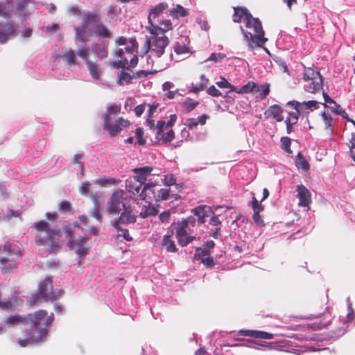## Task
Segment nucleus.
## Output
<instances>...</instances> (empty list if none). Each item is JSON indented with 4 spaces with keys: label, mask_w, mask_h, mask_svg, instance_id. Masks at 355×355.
I'll use <instances>...</instances> for the list:
<instances>
[{
    "label": "nucleus",
    "mask_w": 355,
    "mask_h": 355,
    "mask_svg": "<svg viewBox=\"0 0 355 355\" xmlns=\"http://www.w3.org/2000/svg\"><path fill=\"white\" fill-rule=\"evenodd\" d=\"M53 320V313L48 315L46 311L38 310L26 315H10L6 319L5 323L11 326L31 324L30 329L26 331V338L17 341L21 347H26L29 345L44 342L49 334L48 328L51 326Z\"/></svg>",
    "instance_id": "nucleus-1"
},
{
    "label": "nucleus",
    "mask_w": 355,
    "mask_h": 355,
    "mask_svg": "<svg viewBox=\"0 0 355 355\" xmlns=\"http://www.w3.org/2000/svg\"><path fill=\"white\" fill-rule=\"evenodd\" d=\"M73 15L83 17V23L74 28L75 37L82 43H86L91 37L110 38L112 35L107 27L101 22V15L96 10L81 11L78 6H73L68 10Z\"/></svg>",
    "instance_id": "nucleus-2"
},
{
    "label": "nucleus",
    "mask_w": 355,
    "mask_h": 355,
    "mask_svg": "<svg viewBox=\"0 0 355 355\" xmlns=\"http://www.w3.org/2000/svg\"><path fill=\"white\" fill-rule=\"evenodd\" d=\"M31 228L37 245L46 248L50 253H56L61 250L64 233L58 226L41 220L35 222Z\"/></svg>",
    "instance_id": "nucleus-3"
},
{
    "label": "nucleus",
    "mask_w": 355,
    "mask_h": 355,
    "mask_svg": "<svg viewBox=\"0 0 355 355\" xmlns=\"http://www.w3.org/2000/svg\"><path fill=\"white\" fill-rule=\"evenodd\" d=\"M150 35L146 38L147 51L149 53L148 62L153 66L157 65L159 70L165 69L168 66V60L164 56L166 47L170 40L165 35H161L156 32L159 29L148 28L147 30Z\"/></svg>",
    "instance_id": "nucleus-4"
},
{
    "label": "nucleus",
    "mask_w": 355,
    "mask_h": 355,
    "mask_svg": "<svg viewBox=\"0 0 355 355\" xmlns=\"http://www.w3.org/2000/svg\"><path fill=\"white\" fill-rule=\"evenodd\" d=\"M245 28L241 26V31L244 36L248 47L253 50L261 47L268 41L265 37V32L259 18L252 16L244 22Z\"/></svg>",
    "instance_id": "nucleus-5"
},
{
    "label": "nucleus",
    "mask_w": 355,
    "mask_h": 355,
    "mask_svg": "<svg viewBox=\"0 0 355 355\" xmlns=\"http://www.w3.org/2000/svg\"><path fill=\"white\" fill-rule=\"evenodd\" d=\"M80 227L77 222L68 224L63 227V233L66 239H69L67 246L71 249L76 248V254L79 258H84L90 251L91 246L89 244V238L86 236H79L75 239V232L80 230Z\"/></svg>",
    "instance_id": "nucleus-6"
},
{
    "label": "nucleus",
    "mask_w": 355,
    "mask_h": 355,
    "mask_svg": "<svg viewBox=\"0 0 355 355\" xmlns=\"http://www.w3.org/2000/svg\"><path fill=\"white\" fill-rule=\"evenodd\" d=\"M196 224V218L190 216L181 221L173 223L170 226V230L172 234H175L180 245L184 247L196 239V236L193 235Z\"/></svg>",
    "instance_id": "nucleus-7"
},
{
    "label": "nucleus",
    "mask_w": 355,
    "mask_h": 355,
    "mask_svg": "<svg viewBox=\"0 0 355 355\" xmlns=\"http://www.w3.org/2000/svg\"><path fill=\"white\" fill-rule=\"evenodd\" d=\"M121 107L117 105H113L107 107V110L103 115V129L108 132L111 137L116 136L119 133L123 128L128 127L130 123L128 120L122 117H119L114 124L110 122V116L111 114H117L120 112Z\"/></svg>",
    "instance_id": "nucleus-8"
},
{
    "label": "nucleus",
    "mask_w": 355,
    "mask_h": 355,
    "mask_svg": "<svg viewBox=\"0 0 355 355\" xmlns=\"http://www.w3.org/2000/svg\"><path fill=\"white\" fill-rule=\"evenodd\" d=\"M64 291L62 289L53 290L52 279L46 277L41 281L38 286V293L32 297L33 304H37L39 298H43L45 301H53L62 295Z\"/></svg>",
    "instance_id": "nucleus-9"
},
{
    "label": "nucleus",
    "mask_w": 355,
    "mask_h": 355,
    "mask_svg": "<svg viewBox=\"0 0 355 355\" xmlns=\"http://www.w3.org/2000/svg\"><path fill=\"white\" fill-rule=\"evenodd\" d=\"M129 200L124 197V192L117 190L113 193L109 201L108 211L111 214H119L130 204Z\"/></svg>",
    "instance_id": "nucleus-10"
},
{
    "label": "nucleus",
    "mask_w": 355,
    "mask_h": 355,
    "mask_svg": "<svg viewBox=\"0 0 355 355\" xmlns=\"http://www.w3.org/2000/svg\"><path fill=\"white\" fill-rule=\"evenodd\" d=\"M156 185L157 184L153 182L146 184L139 195L141 199L146 200V198L148 197V195L151 193L156 201L168 200L170 193L169 189L163 188L156 191L154 189ZM149 198H150V196H149Z\"/></svg>",
    "instance_id": "nucleus-11"
},
{
    "label": "nucleus",
    "mask_w": 355,
    "mask_h": 355,
    "mask_svg": "<svg viewBox=\"0 0 355 355\" xmlns=\"http://www.w3.org/2000/svg\"><path fill=\"white\" fill-rule=\"evenodd\" d=\"M138 50V43L135 38H131L129 41V45H128L123 49L125 52V56L128 58V60L130 59L129 66H126V69L130 70L137 66L138 63V56L137 55Z\"/></svg>",
    "instance_id": "nucleus-12"
},
{
    "label": "nucleus",
    "mask_w": 355,
    "mask_h": 355,
    "mask_svg": "<svg viewBox=\"0 0 355 355\" xmlns=\"http://www.w3.org/2000/svg\"><path fill=\"white\" fill-rule=\"evenodd\" d=\"M17 25L12 21H5L0 23V43H6L17 31Z\"/></svg>",
    "instance_id": "nucleus-13"
},
{
    "label": "nucleus",
    "mask_w": 355,
    "mask_h": 355,
    "mask_svg": "<svg viewBox=\"0 0 355 355\" xmlns=\"http://www.w3.org/2000/svg\"><path fill=\"white\" fill-rule=\"evenodd\" d=\"M122 211L123 212L121 214L119 218L113 223V227H117L118 224L128 225L135 223L137 221V216L132 214L130 205H128Z\"/></svg>",
    "instance_id": "nucleus-14"
},
{
    "label": "nucleus",
    "mask_w": 355,
    "mask_h": 355,
    "mask_svg": "<svg viewBox=\"0 0 355 355\" xmlns=\"http://www.w3.org/2000/svg\"><path fill=\"white\" fill-rule=\"evenodd\" d=\"M288 105H291L294 109H300L302 112V114H309V112H312L319 108L318 102L316 101H308L302 103L293 101H289Z\"/></svg>",
    "instance_id": "nucleus-15"
},
{
    "label": "nucleus",
    "mask_w": 355,
    "mask_h": 355,
    "mask_svg": "<svg viewBox=\"0 0 355 355\" xmlns=\"http://www.w3.org/2000/svg\"><path fill=\"white\" fill-rule=\"evenodd\" d=\"M306 92L316 94L320 92L323 89V78L322 76L315 77L313 79L306 81L304 85Z\"/></svg>",
    "instance_id": "nucleus-16"
},
{
    "label": "nucleus",
    "mask_w": 355,
    "mask_h": 355,
    "mask_svg": "<svg viewBox=\"0 0 355 355\" xmlns=\"http://www.w3.org/2000/svg\"><path fill=\"white\" fill-rule=\"evenodd\" d=\"M168 8V6L165 2L159 3L155 6L150 8L148 17V21L150 26L156 23L158 17L162 14V12Z\"/></svg>",
    "instance_id": "nucleus-17"
},
{
    "label": "nucleus",
    "mask_w": 355,
    "mask_h": 355,
    "mask_svg": "<svg viewBox=\"0 0 355 355\" xmlns=\"http://www.w3.org/2000/svg\"><path fill=\"white\" fill-rule=\"evenodd\" d=\"M157 128L156 139L162 144L171 142L175 138V132L172 128L163 127L161 130Z\"/></svg>",
    "instance_id": "nucleus-18"
},
{
    "label": "nucleus",
    "mask_w": 355,
    "mask_h": 355,
    "mask_svg": "<svg viewBox=\"0 0 355 355\" xmlns=\"http://www.w3.org/2000/svg\"><path fill=\"white\" fill-rule=\"evenodd\" d=\"M297 197L299 198V205L300 207H309L311 202V193L309 191L303 184L297 187Z\"/></svg>",
    "instance_id": "nucleus-19"
},
{
    "label": "nucleus",
    "mask_w": 355,
    "mask_h": 355,
    "mask_svg": "<svg viewBox=\"0 0 355 355\" xmlns=\"http://www.w3.org/2000/svg\"><path fill=\"white\" fill-rule=\"evenodd\" d=\"M252 14L245 7H234V14L232 15V20L236 23L245 22L248 19H250Z\"/></svg>",
    "instance_id": "nucleus-20"
},
{
    "label": "nucleus",
    "mask_w": 355,
    "mask_h": 355,
    "mask_svg": "<svg viewBox=\"0 0 355 355\" xmlns=\"http://www.w3.org/2000/svg\"><path fill=\"white\" fill-rule=\"evenodd\" d=\"M189 39L187 36L181 35L174 44V51L178 55L189 52Z\"/></svg>",
    "instance_id": "nucleus-21"
},
{
    "label": "nucleus",
    "mask_w": 355,
    "mask_h": 355,
    "mask_svg": "<svg viewBox=\"0 0 355 355\" xmlns=\"http://www.w3.org/2000/svg\"><path fill=\"white\" fill-rule=\"evenodd\" d=\"M192 213L198 217V221L202 224L206 221V218L214 214L210 207L206 205H199L191 210Z\"/></svg>",
    "instance_id": "nucleus-22"
},
{
    "label": "nucleus",
    "mask_w": 355,
    "mask_h": 355,
    "mask_svg": "<svg viewBox=\"0 0 355 355\" xmlns=\"http://www.w3.org/2000/svg\"><path fill=\"white\" fill-rule=\"evenodd\" d=\"M153 170V168L149 166L134 168L132 171L136 174L134 180L144 184Z\"/></svg>",
    "instance_id": "nucleus-23"
},
{
    "label": "nucleus",
    "mask_w": 355,
    "mask_h": 355,
    "mask_svg": "<svg viewBox=\"0 0 355 355\" xmlns=\"http://www.w3.org/2000/svg\"><path fill=\"white\" fill-rule=\"evenodd\" d=\"M239 334L241 336L252 337L255 338L259 339H272L274 338V334L259 330H243L241 329L239 331Z\"/></svg>",
    "instance_id": "nucleus-24"
},
{
    "label": "nucleus",
    "mask_w": 355,
    "mask_h": 355,
    "mask_svg": "<svg viewBox=\"0 0 355 355\" xmlns=\"http://www.w3.org/2000/svg\"><path fill=\"white\" fill-rule=\"evenodd\" d=\"M159 29V31H157L156 33L161 34V35H165V33L168 31L169 30H171L173 28L172 23L170 19H166V20H162L159 21V19L157 20L156 23L151 26H146V30H148V28H153L155 29Z\"/></svg>",
    "instance_id": "nucleus-25"
},
{
    "label": "nucleus",
    "mask_w": 355,
    "mask_h": 355,
    "mask_svg": "<svg viewBox=\"0 0 355 355\" xmlns=\"http://www.w3.org/2000/svg\"><path fill=\"white\" fill-rule=\"evenodd\" d=\"M114 56L118 59L116 62H112L110 65L114 69H126L128 65V58L125 56L123 49H119L114 53Z\"/></svg>",
    "instance_id": "nucleus-26"
},
{
    "label": "nucleus",
    "mask_w": 355,
    "mask_h": 355,
    "mask_svg": "<svg viewBox=\"0 0 355 355\" xmlns=\"http://www.w3.org/2000/svg\"><path fill=\"white\" fill-rule=\"evenodd\" d=\"M283 110L279 105H273L268 107V109L264 112V115L268 117H272L277 122H281L284 120L282 115Z\"/></svg>",
    "instance_id": "nucleus-27"
},
{
    "label": "nucleus",
    "mask_w": 355,
    "mask_h": 355,
    "mask_svg": "<svg viewBox=\"0 0 355 355\" xmlns=\"http://www.w3.org/2000/svg\"><path fill=\"white\" fill-rule=\"evenodd\" d=\"M86 65L92 78L95 80H99L101 75L100 66L91 60L87 62Z\"/></svg>",
    "instance_id": "nucleus-28"
},
{
    "label": "nucleus",
    "mask_w": 355,
    "mask_h": 355,
    "mask_svg": "<svg viewBox=\"0 0 355 355\" xmlns=\"http://www.w3.org/2000/svg\"><path fill=\"white\" fill-rule=\"evenodd\" d=\"M18 267L17 263L11 261L8 263V261L5 257H0V268L3 272H11L15 271Z\"/></svg>",
    "instance_id": "nucleus-29"
},
{
    "label": "nucleus",
    "mask_w": 355,
    "mask_h": 355,
    "mask_svg": "<svg viewBox=\"0 0 355 355\" xmlns=\"http://www.w3.org/2000/svg\"><path fill=\"white\" fill-rule=\"evenodd\" d=\"M146 203H148V205L143 206L141 211L139 214V216L142 218H146L148 216L157 215L158 210L150 202L146 201Z\"/></svg>",
    "instance_id": "nucleus-30"
},
{
    "label": "nucleus",
    "mask_w": 355,
    "mask_h": 355,
    "mask_svg": "<svg viewBox=\"0 0 355 355\" xmlns=\"http://www.w3.org/2000/svg\"><path fill=\"white\" fill-rule=\"evenodd\" d=\"M170 15L175 18L186 17L189 15L188 11L181 5H177L175 8L169 10Z\"/></svg>",
    "instance_id": "nucleus-31"
},
{
    "label": "nucleus",
    "mask_w": 355,
    "mask_h": 355,
    "mask_svg": "<svg viewBox=\"0 0 355 355\" xmlns=\"http://www.w3.org/2000/svg\"><path fill=\"white\" fill-rule=\"evenodd\" d=\"M209 83V79L204 74L200 76V81L196 85L192 84V92L198 94L200 91L204 90Z\"/></svg>",
    "instance_id": "nucleus-32"
},
{
    "label": "nucleus",
    "mask_w": 355,
    "mask_h": 355,
    "mask_svg": "<svg viewBox=\"0 0 355 355\" xmlns=\"http://www.w3.org/2000/svg\"><path fill=\"white\" fill-rule=\"evenodd\" d=\"M318 76H321V74L318 71L314 69L312 67H304L303 72V79L305 82L313 79V78H315V77Z\"/></svg>",
    "instance_id": "nucleus-33"
},
{
    "label": "nucleus",
    "mask_w": 355,
    "mask_h": 355,
    "mask_svg": "<svg viewBox=\"0 0 355 355\" xmlns=\"http://www.w3.org/2000/svg\"><path fill=\"white\" fill-rule=\"evenodd\" d=\"M94 53L98 58H105L108 55L107 47L103 43L96 44L94 46Z\"/></svg>",
    "instance_id": "nucleus-34"
},
{
    "label": "nucleus",
    "mask_w": 355,
    "mask_h": 355,
    "mask_svg": "<svg viewBox=\"0 0 355 355\" xmlns=\"http://www.w3.org/2000/svg\"><path fill=\"white\" fill-rule=\"evenodd\" d=\"M142 184L132 180H130L126 182V189L130 193H132L134 195L139 193L140 189L142 187Z\"/></svg>",
    "instance_id": "nucleus-35"
},
{
    "label": "nucleus",
    "mask_w": 355,
    "mask_h": 355,
    "mask_svg": "<svg viewBox=\"0 0 355 355\" xmlns=\"http://www.w3.org/2000/svg\"><path fill=\"white\" fill-rule=\"evenodd\" d=\"M162 245L166 248L168 252H175L177 251L176 245L169 235H165L164 236Z\"/></svg>",
    "instance_id": "nucleus-36"
},
{
    "label": "nucleus",
    "mask_w": 355,
    "mask_h": 355,
    "mask_svg": "<svg viewBox=\"0 0 355 355\" xmlns=\"http://www.w3.org/2000/svg\"><path fill=\"white\" fill-rule=\"evenodd\" d=\"M30 3H32L31 0H16L15 3L16 12H19V15L26 16V14L24 11Z\"/></svg>",
    "instance_id": "nucleus-37"
},
{
    "label": "nucleus",
    "mask_w": 355,
    "mask_h": 355,
    "mask_svg": "<svg viewBox=\"0 0 355 355\" xmlns=\"http://www.w3.org/2000/svg\"><path fill=\"white\" fill-rule=\"evenodd\" d=\"M63 58L69 65H75L77 64L76 53L71 49H70L64 54Z\"/></svg>",
    "instance_id": "nucleus-38"
},
{
    "label": "nucleus",
    "mask_w": 355,
    "mask_h": 355,
    "mask_svg": "<svg viewBox=\"0 0 355 355\" xmlns=\"http://www.w3.org/2000/svg\"><path fill=\"white\" fill-rule=\"evenodd\" d=\"M177 118L178 117L176 114H171L170 116V119L167 123H166L164 121H158L156 125V128H159L160 130L163 127H168L172 128V127L174 125V123L177 121Z\"/></svg>",
    "instance_id": "nucleus-39"
},
{
    "label": "nucleus",
    "mask_w": 355,
    "mask_h": 355,
    "mask_svg": "<svg viewBox=\"0 0 355 355\" xmlns=\"http://www.w3.org/2000/svg\"><path fill=\"white\" fill-rule=\"evenodd\" d=\"M257 87V85L254 82H248L240 89L237 88V91H235V92L237 94H248L253 92Z\"/></svg>",
    "instance_id": "nucleus-40"
},
{
    "label": "nucleus",
    "mask_w": 355,
    "mask_h": 355,
    "mask_svg": "<svg viewBox=\"0 0 355 355\" xmlns=\"http://www.w3.org/2000/svg\"><path fill=\"white\" fill-rule=\"evenodd\" d=\"M119 83L120 85L130 84L132 82L133 76H131L128 72L122 71L118 76Z\"/></svg>",
    "instance_id": "nucleus-41"
},
{
    "label": "nucleus",
    "mask_w": 355,
    "mask_h": 355,
    "mask_svg": "<svg viewBox=\"0 0 355 355\" xmlns=\"http://www.w3.org/2000/svg\"><path fill=\"white\" fill-rule=\"evenodd\" d=\"M297 157L298 158L296 162L297 167L307 171L309 169V164L307 160L301 155V153H298Z\"/></svg>",
    "instance_id": "nucleus-42"
},
{
    "label": "nucleus",
    "mask_w": 355,
    "mask_h": 355,
    "mask_svg": "<svg viewBox=\"0 0 355 355\" xmlns=\"http://www.w3.org/2000/svg\"><path fill=\"white\" fill-rule=\"evenodd\" d=\"M216 85L220 88H228L230 89V92L237 91V87L230 84L225 78H220V80L216 82Z\"/></svg>",
    "instance_id": "nucleus-43"
},
{
    "label": "nucleus",
    "mask_w": 355,
    "mask_h": 355,
    "mask_svg": "<svg viewBox=\"0 0 355 355\" xmlns=\"http://www.w3.org/2000/svg\"><path fill=\"white\" fill-rule=\"evenodd\" d=\"M118 231V236L123 237L128 241H131L132 238L129 234V231L127 229H123L118 224L117 227H114Z\"/></svg>",
    "instance_id": "nucleus-44"
},
{
    "label": "nucleus",
    "mask_w": 355,
    "mask_h": 355,
    "mask_svg": "<svg viewBox=\"0 0 355 355\" xmlns=\"http://www.w3.org/2000/svg\"><path fill=\"white\" fill-rule=\"evenodd\" d=\"M198 101H195L192 99L187 98L184 103L183 105L187 112H190L193 110L198 105Z\"/></svg>",
    "instance_id": "nucleus-45"
},
{
    "label": "nucleus",
    "mask_w": 355,
    "mask_h": 355,
    "mask_svg": "<svg viewBox=\"0 0 355 355\" xmlns=\"http://www.w3.org/2000/svg\"><path fill=\"white\" fill-rule=\"evenodd\" d=\"M155 68L152 71H146V70H140L135 73V76L137 78H141L143 77H147L149 74H154L157 73V71H160L161 70H159L157 65H155Z\"/></svg>",
    "instance_id": "nucleus-46"
},
{
    "label": "nucleus",
    "mask_w": 355,
    "mask_h": 355,
    "mask_svg": "<svg viewBox=\"0 0 355 355\" xmlns=\"http://www.w3.org/2000/svg\"><path fill=\"white\" fill-rule=\"evenodd\" d=\"M144 130L142 128H138L135 130V137L137 143L139 145H144L146 144V139L144 138Z\"/></svg>",
    "instance_id": "nucleus-47"
},
{
    "label": "nucleus",
    "mask_w": 355,
    "mask_h": 355,
    "mask_svg": "<svg viewBox=\"0 0 355 355\" xmlns=\"http://www.w3.org/2000/svg\"><path fill=\"white\" fill-rule=\"evenodd\" d=\"M281 143H282V148L284 149L286 153H291L292 150L291 149V140L288 137H284L281 139Z\"/></svg>",
    "instance_id": "nucleus-48"
},
{
    "label": "nucleus",
    "mask_w": 355,
    "mask_h": 355,
    "mask_svg": "<svg viewBox=\"0 0 355 355\" xmlns=\"http://www.w3.org/2000/svg\"><path fill=\"white\" fill-rule=\"evenodd\" d=\"M322 315H327V318H328V320L325 322H320L319 325H318L317 327H311V328H314V329H321V328H323V327H327L329 324H330V321H331V314L329 312V308L327 306H326L324 308V311L322 312Z\"/></svg>",
    "instance_id": "nucleus-49"
},
{
    "label": "nucleus",
    "mask_w": 355,
    "mask_h": 355,
    "mask_svg": "<svg viewBox=\"0 0 355 355\" xmlns=\"http://www.w3.org/2000/svg\"><path fill=\"white\" fill-rule=\"evenodd\" d=\"M78 55L82 58L83 60H85V64L87 62H89V51L88 48L83 47L80 49H78L77 51Z\"/></svg>",
    "instance_id": "nucleus-50"
},
{
    "label": "nucleus",
    "mask_w": 355,
    "mask_h": 355,
    "mask_svg": "<svg viewBox=\"0 0 355 355\" xmlns=\"http://www.w3.org/2000/svg\"><path fill=\"white\" fill-rule=\"evenodd\" d=\"M58 209L60 212H68L72 209V206L69 201L64 200L59 203Z\"/></svg>",
    "instance_id": "nucleus-51"
},
{
    "label": "nucleus",
    "mask_w": 355,
    "mask_h": 355,
    "mask_svg": "<svg viewBox=\"0 0 355 355\" xmlns=\"http://www.w3.org/2000/svg\"><path fill=\"white\" fill-rule=\"evenodd\" d=\"M322 116L323 119V121L327 126V128L332 130H333V125H332V118L330 114L326 113L325 112H323L322 113Z\"/></svg>",
    "instance_id": "nucleus-52"
},
{
    "label": "nucleus",
    "mask_w": 355,
    "mask_h": 355,
    "mask_svg": "<svg viewBox=\"0 0 355 355\" xmlns=\"http://www.w3.org/2000/svg\"><path fill=\"white\" fill-rule=\"evenodd\" d=\"M295 112H290L289 113V116L286 118V120H290L291 122H292L293 123H297V121H298V119H299V116L302 114V112L300 110V109H295Z\"/></svg>",
    "instance_id": "nucleus-53"
},
{
    "label": "nucleus",
    "mask_w": 355,
    "mask_h": 355,
    "mask_svg": "<svg viewBox=\"0 0 355 355\" xmlns=\"http://www.w3.org/2000/svg\"><path fill=\"white\" fill-rule=\"evenodd\" d=\"M198 253L196 254V257H198V259L202 258V257H207L210 256V252L207 248H205V247L203 248H199L196 250Z\"/></svg>",
    "instance_id": "nucleus-54"
},
{
    "label": "nucleus",
    "mask_w": 355,
    "mask_h": 355,
    "mask_svg": "<svg viewBox=\"0 0 355 355\" xmlns=\"http://www.w3.org/2000/svg\"><path fill=\"white\" fill-rule=\"evenodd\" d=\"M207 93L214 97H218L222 96V93L216 88L214 85H211L207 89Z\"/></svg>",
    "instance_id": "nucleus-55"
},
{
    "label": "nucleus",
    "mask_w": 355,
    "mask_h": 355,
    "mask_svg": "<svg viewBox=\"0 0 355 355\" xmlns=\"http://www.w3.org/2000/svg\"><path fill=\"white\" fill-rule=\"evenodd\" d=\"M176 183V178L173 174L166 175L164 179V184L166 186H171Z\"/></svg>",
    "instance_id": "nucleus-56"
},
{
    "label": "nucleus",
    "mask_w": 355,
    "mask_h": 355,
    "mask_svg": "<svg viewBox=\"0 0 355 355\" xmlns=\"http://www.w3.org/2000/svg\"><path fill=\"white\" fill-rule=\"evenodd\" d=\"M17 247V245L15 243H10L9 242H6L3 245V251L5 252H8L11 254H18V253L15 251H12V248Z\"/></svg>",
    "instance_id": "nucleus-57"
},
{
    "label": "nucleus",
    "mask_w": 355,
    "mask_h": 355,
    "mask_svg": "<svg viewBox=\"0 0 355 355\" xmlns=\"http://www.w3.org/2000/svg\"><path fill=\"white\" fill-rule=\"evenodd\" d=\"M349 143L351 144L349 146V153L352 158L355 162V134L352 133Z\"/></svg>",
    "instance_id": "nucleus-58"
},
{
    "label": "nucleus",
    "mask_w": 355,
    "mask_h": 355,
    "mask_svg": "<svg viewBox=\"0 0 355 355\" xmlns=\"http://www.w3.org/2000/svg\"><path fill=\"white\" fill-rule=\"evenodd\" d=\"M0 17L8 19L10 17V12L7 9L6 5L0 3Z\"/></svg>",
    "instance_id": "nucleus-59"
},
{
    "label": "nucleus",
    "mask_w": 355,
    "mask_h": 355,
    "mask_svg": "<svg viewBox=\"0 0 355 355\" xmlns=\"http://www.w3.org/2000/svg\"><path fill=\"white\" fill-rule=\"evenodd\" d=\"M324 107H329L331 111L334 113H336V114H338V112H340V110L343 109L342 107L336 103V101H334V103H331L330 105H327L326 103H324L323 104Z\"/></svg>",
    "instance_id": "nucleus-60"
},
{
    "label": "nucleus",
    "mask_w": 355,
    "mask_h": 355,
    "mask_svg": "<svg viewBox=\"0 0 355 355\" xmlns=\"http://www.w3.org/2000/svg\"><path fill=\"white\" fill-rule=\"evenodd\" d=\"M260 211L261 210H259V209L257 210L255 209V211H254V213L252 215V218L256 223H257L259 225H262V224H263V220L261 218V215L259 214Z\"/></svg>",
    "instance_id": "nucleus-61"
},
{
    "label": "nucleus",
    "mask_w": 355,
    "mask_h": 355,
    "mask_svg": "<svg viewBox=\"0 0 355 355\" xmlns=\"http://www.w3.org/2000/svg\"><path fill=\"white\" fill-rule=\"evenodd\" d=\"M185 124L190 130L196 128L198 125L197 119L194 118L188 119Z\"/></svg>",
    "instance_id": "nucleus-62"
},
{
    "label": "nucleus",
    "mask_w": 355,
    "mask_h": 355,
    "mask_svg": "<svg viewBox=\"0 0 355 355\" xmlns=\"http://www.w3.org/2000/svg\"><path fill=\"white\" fill-rule=\"evenodd\" d=\"M201 262L207 267H213L215 264L213 259L210 257V256L201 258Z\"/></svg>",
    "instance_id": "nucleus-63"
},
{
    "label": "nucleus",
    "mask_w": 355,
    "mask_h": 355,
    "mask_svg": "<svg viewBox=\"0 0 355 355\" xmlns=\"http://www.w3.org/2000/svg\"><path fill=\"white\" fill-rule=\"evenodd\" d=\"M117 6H110L108 8L107 10V17L109 18H114L116 16Z\"/></svg>",
    "instance_id": "nucleus-64"
}]
</instances>
